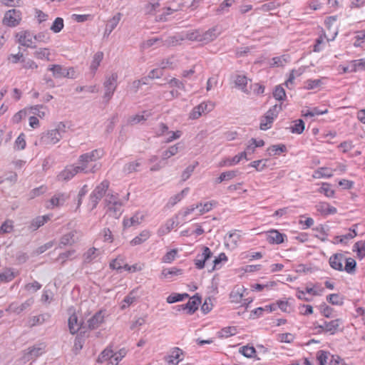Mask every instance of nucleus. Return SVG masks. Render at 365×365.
<instances>
[{
	"instance_id": "b1692460",
	"label": "nucleus",
	"mask_w": 365,
	"mask_h": 365,
	"mask_svg": "<svg viewBox=\"0 0 365 365\" xmlns=\"http://www.w3.org/2000/svg\"><path fill=\"white\" fill-rule=\"evenodd\" d=\"M68 323L70 333L72 334H76L81 329V323L78 322L75 313L69 317Z\"/></svg>"
},
{
	"instance_id": "49530a36",
	"label": "nucleus",
	"mask_w": 365,
	"mask_h": 365,
	"mask_svg": "<svg viewBox=\"0 0 365 365\" xmlns=\"http://www.w3.org/2000/svg\"><path fill=\"white\" fill-rule=\"evenodd\" d=\"M350 71L356 72L359 70H365V58L352 61L350 63Z\"/></svg>"
},
{
	"instance_id": "f704fd0d",
	"label": "nucleus",
	"mask_w": 365,
	"mask_h": 365,
	"mask_svg": "<svg viewBox=\"0 0 365 365\" xmlns=\"http://www.w3.org/2000/svg\"><path fill=\"white\" fill-rule=\"evenodd\" d=\"M16 276L13 269L6 268L3 272H0V283L11 282Z\"/></svg>"
},
{
	"instance_id": "13d9d810",
	"label": "nucleus",
	"mask_w": 365,
	"mask_h": 365,
	"mask_svg": "<svg viewBox=\"0 0 365 365\" xmlns=\"http://www.w3.org/2000/svg\"><path fill=\"white\" fill-rule=\"evenodd\" d=\"M333 175L331 170L327 168H320L315 171L314 177L316 178H330Z\"/></svg>"
},
{
	"instance_id": "2f4dec72",
	"label": "nucleus",
	"mask_w": 365,
	"mask_h": 365,
	"mask_svg": "<svg viewBox=\"0 0 365 365\" xmlns=\"http://www.w3.org/2000/svg\"><path fill=\"white\" fill-rule=\"evenodd\" d=\"M244 287L234 289L230 294V299L232 303H240L242 301Z\"/></svg>"
},
{
	"instance_id": "a211bd4d",
	"label": "nucleus",
	"mask_w": 365,
	"mask_h": 365,
	"mask_svg": "<svg viewBox=\"0 0 365 365\" xmlns=\"http://www.w3.org/2000/svg\"><path fill=\"white\" fill-rule=\"evenodd\" d=\"M316 210L322 215H329L336 214L337 210L336 207L330 205L328 202H320L316 205Z\"/></svg>"
},
{
	"instance_id": "69168bd1",
	"label": "nucleus",
	"mask_w": 365,
	"mask_h": 365,
	"mask_svg": "<svg viewBox=\"0 0 365 365\" xmlns=\"http://www.w3.org/2000/svg\"><path fill=\"white\" fill-rule=\"evenodd\" d=\"M268 150H269L270 152H272L273 153L272 155H279L282 153L286 152L287 148L283 144L273 145L268 148Z\"/></svg>"
},
{
	"instance_id": "09e8293b",
	"label": "nucleus",
	"mask_w": 365,
	"mask_h": 365,
	"mask_svg": "<svg viewBox=\"0 0 365 365\" xmlns=\"http://www.w3.org/2000/svg\"><path fill=\"white\" fill-rule=\"evenodd\" d=\"M49 217L48 215L38 216L36 217L31 222V227L35 230L43 225L48 220Z\"/></svg>"
},
{
	"instance_id": "58836bf2",
	"label": "nucleus",
	"mask_w": 365,
	"mask_h": 365,
	"mask_svg": "<svg viewBox=\"0 0 365 365\" xmlns=\"http://www.w3.org/2000/svg\"><path fill=\"white\" fill-rule=\"evenodd\" d=\"M150 116V113L148 111H143L142 114H137L135 115L131 116L128 122L132 125H135L143 121H145Z\"/></svg>"
},
{
	"instance_id": "393cba45",
	"label": "nucleus",
	"mask_w": 365,
	"mask_h": 365,
	"mask_svg": "<svg viewBox=\"0 0 365 365\" xmlns=\"http://www.w3.org/2000/svg\"><path fill=\"white\" fill-rule=\"evenodd\" d=\"M182 148L180 143H176L170 146L167 150H164L162 153V160H165L171 158L172 156L175 155Z\"/></svg>"
},
{
	"instance_id": "4d7b16f0",
	"label": "nucleus",
	"mask_w": 365,
	"mask_h": 365,
	"mask_svg": "<svg viewBox=\"0 0 365 365\" xmlns=\"http://www.w3.org/2000/svg\"><path fill=\"white\" fill-rule=\"evenodd\" d=\"M46 317L47 316H46L44 314H40V315L34 316V317H31L29 321V326L32 327L42 324L46 320Z\"/></svg>"
},
{
	"instance_id": "7ed1b4c3",
	"label": "nucleus",
	"mask_w": 365,
	"mask_h": 365,
	"mask_svg": "<svg viewBox=\"0 0 365 365\" xmlns=\"http://www.w3.org/2000/svg\"><path fill=\"white\" fill-rule=\"evenodd\" d=\"M282 109L281 105H274L271 107L261 119L259 128L267 130L271 128L274 120L277 117L279 111Z\"/></svg>"
},
{
	"instance_id": "bf43d9fd",
	"label": "nucleus",
	"mask_w": 365,
	"mask_h": 365,
	"mask_svg": "<svg viewBox=\"0 0 365 365\" xmlns=\"http://www.w3.org/2000/svg\"><path fill=\"white\" fill-rule=\"evenodd\" d=\"M198 165V162H195L193 165H190L187 166L185 170L182 172L181 178L182 181L187 180L192 173H193L195 168Z\"/></svg>"
},
{
	"instance_id": "20e7f679",
	"label": "nucleus",
	"mask_w": 365,
	"mask_h": 365,
	"mask_svg": "<svg viewBox=\"0 0 365 365\" xmlns=\"http://www.w3.org/2000/svg\"><path fill=\"white\" fill-rule=\"evenodd\" d=\"M45 349L46 345L44 343H40L35 344L33 346H30L23 351L21 360L24 361V362L29 361L31 360L34 361L45 352Z\"/></svg>"
},
{
	"instance_id": "c9c22d12",
	"label": "nucleus",
	"mask_w": 365,
	"mask_h": 365,
	"mask_svg": "<svg viewBox=\"0 0 365 365\" xmlns=\"http://www.w3.org/2000/svg\"><path fill=\"white\" fill-rule=\"evenodd\" d=\"M122 17L121 13H117L115 15L113 16L110 20H108L107 26V31H108V34H110L111 32L116 28L119 21H120Z\"/></svg>"
},
{
	"instance_id": "774afa93",
	"label": "nucleus",
	"mask_w": 365,
	"mask_h": 365,
	"mask_svg": "<svg viewBox=\"0 0 365 365\" xmlns=\"http://www.w3.org/2000/svg\"><path fill=\"white\" fill-rule=\"evenodd\" d=\"M63 28V20L62 18L58 17L53 21L52 26H51V30H52L54 33L60 32Z\"/></svg>"
},
{
	"instance_id": "dca6fc26",
	"label": "nucleus",
	"mask_w": 365,
	"mask_h": 365,
	"mask_svg": "<svg viewBox=\"0 0 365 365\" xmlns=\"http://www.w3.org/2000/svg\"><path fill=\"white\" fill-rule=\"evenodd\" d=\"M218 36L216 28H211L207 31H203L200 30V42L202 43H208L215 40Z\"/></svg>"
},
{
	"instance_id": "603ef678",
	"label": "nucleus",
	"mask_w": 365,
	"mask_h": 365,
	"mask_svg": "<svg viewBox=\"0 0 365 365\" xmlns=\"http://www.w3.org/2000/svg\"><path fill=\"white\" fill-rule=\"evenodd\" d=\"M329 303L333 305H342L344 299L339 294H331L327 297Z\"/></svg>"
},
{
	"instance_id": "5fc2aeb1",
	"label": "nucleus",
	"mask_w": 365,
	"mask_h": 365,
	"mask_svg": "<svg viewBox=\"0 0 365 365\" xmlns=\"http://www.w3.org/2000/svg\"><path fill=\"white\" fill-rule=\"evenodd\" d=\"M354 251H356L357 256L362 259L365 257V242L359 241L354 244Z\"/></svg>"
},
{
	"instance_id": "4c0bfd02",
	"label": "nucleus",
	"mask_w": 365,
	"mask_h": 365,
	"mask_svg": "<svg viewBox=\"0 0 365 365\" xmlns=\"http://www.w3.org/2000/svg\"><path fill=\"white\" fill-rule=\"evenodd\" d=\"M238 172L237 170H229L223 172L220 175L215 179V183H221L225 180H230L233 179L237 175Z\"/></svg>"
},
{
	"instance_id": "2eb2a0df",
	"label": "nucleus",
	"mask_w": 365,
	"mask_h": 365,
	"mask_svg": "<svg viewBox=\"0 0 365 365\" xmlns=\"http://www.w3.org/2000/svg\"><path fill=\"white\" fill-rule=\"evenodd\" d=\"M78 168L75 165H71L65 168L60 174L58 175L59 180H69L73 178L76 174L79 173Z\"/></svg>"
},
{
	"instance_id": "864d4df0",
	"label": "nucleus",
	"mask_w": 365,
	"mask_h": 365,
	"mask_svg": "<svg viewBox=\"0 0 365 365\" xmlns=\"http://www.w3.org/2000/svg\"><path fill=\"white\" fill-rule=\"evenodd\" d=\"M188 297L189 295L186 293L172 294L167 297L166 302L169 304H173L177 302L182 301L184 299L187 298Z\"/></svg>"
},
{
	"instance_id": "052dcab7",
	"label": "nucleus",
	"mask_w": 365,
	"mask_h": 365,
	"mask_svg": "<svg viewBox=\"0 0 365 365\" xmlns=\"http://www.w3.org/2000/svg\"><path fill=\"white\" fill-rule=\"evenodd\" d=\"M182 274V270L176 267H172L170 269H164L162 272V277L166 278L169 275H180Z\"/></svg>"
},
{
	"instance_id": "0e129e2a",
	"label": "nucleus",
	"mask_w": 365,
	"mask_h": 365,
	"mask_svg": "<svg viewBox=\"0 0 365 365\" xmlns=\"http://www.w3.org/2000/svg\"><path fill=\"white\" fill-rule=\"evenodd\" d=\"M240 352L247 358H252L255 355L256 351L253 346H249L247 345L241 347Z\"/></svg>"
},
{
	"instance_id": "423d86ee",
	"label": "nucleus",
	"mask_w": 365,
	"mask_h": 365,
	"mask_svg": "<svg viewBox=\"0 0 365 365\" xmlns=\"http://www.w3.org/2000/svg\"><path fill=\"white\" fill-rule=\"evenodd\" d=\"M201 304V297L195 295L191 297L189 301L185 304L177 305L173 307L177 311H187L188 314H192L197 309L198 306Z\"/></svg>"
},
{
	"instance_id": "cd10ccee",
	"label": "nucleus",
	"mask_w": 365,
	"mask_h": 365,
	"mask_svg": "<svg viewBox=\"0 0 365 365\" xmlns=\"http://www.w3.org/2000/svg\"><path fill=\"white\" fill-rule=\"evenodd\" d=\"M143 219V215L139 213H136L133 217L123 220V226L125 228L130 227L131 226L138 225L141 223Z\"/></svg>"
},
{
	"instance_id": "e2e57ef3",
	"label": "nucleus",
	"mask_w": 365,
	"mask_h": 365,
	"mask_svg": "<svg viewBox=\"0 0 365 365\" xmlns=\"http://www.w3.org/2000/svg\"><path fill=\"white\" fill-rule=\"evenodd\" d=\"M126 353L127 351L125 349H121L118 352L116 353L113 352L112 361H110V364H115L117 365L118 362L126 355Z\"/></svg>"
},
{
	"instance_id": "a18cd8bd",
	"label": "nucleus",
	"mask_w": 365,
	"mask_h": 365,
	"mask_svg": "<svg viewBox=\"0 0 365 365\" xmlns=\"http://www.w3.org/2000/svg\"><path fill=\"white\" fill-rule=\"evenodd\" d=\"M237 333V328L235 327H227L222 329L218 331V336L220 338H228L235 335Z\"/></svg>"
},
{
	"instance_id": "8fccbe9b",
	"label": "nucleus",
	"mask_w": 365,
	"mask_h": 365,
	"mask_svg": "<svg viewBox=\"0 0 365 365\" xmlns=\"http://www.w3.org/2000/svg\"><path fill=\"white\" fill-rule=\"evenodd\" d=\"M327 112V110H325L324 111H322L319 110L318 108L315 107L312 109H307V110H302V115L304 117H314L316 115H322L324 113H326Z\"/></svg>"
},
{
	"instance_id": "3c124183",
	"label": "nucleus",
	"mask_w": 365,
	"mask_h": 365,
	"mask_svg": "<svg viewBox=\"0 0 365 365\" xmlns=\"http://www.w3.org/2000/svg\"><path fill=\"white\" fill-rule=\"evenodd\" d=\"M113 350L108 348L104 349L98 356L97 361L98 363H103L107 360L112 361Z\"/></svg>"
},
{
	"instance_id": "6e6d98bb",
	"label": "nucleus",
	"mask_w": 365,
	"mask_h": 365,
	"mask_svg": "<svg viewBox=\"0 0 365 365\" xmlns=\"http://www.w3.org/2000/svg\"><path fill=\"white\" fill-rule=\"evenodd\" d=\"M102 198H101L98 196L95 195L92 192L89 195L88 202L87 204V206L88 209L92 211L95 208H96L97 205H98L99 202L101 200Z\"/></svg>"
},
{
	"instance_id": "7c9ffc66",
	"label": "nucleus",
	"mask_w": 365,
	"mask_h": 365,
	"mask_svg": "<svg viewBox=\"0 0 365 365\" xmlns=\"http://www.w3.org/2000/svg\"><path fill=\"white\" fill-rule=\"evenodd\" d=\"M341 324V320L340 319H336L327 322L326 324V332L330 334H336L339 331Z\"/></svg>"
},
{
	"instance_id": "680f3d73",
	"label": "nucleus",
	"mask_w": 365,
	"mask_h": 365,
	"mask_svg": "<svg viewBox=\"0 0 365 365\" xmlns=\"http://www.w3.org/2000/svg\"><path fill=\"white\" fill-rule=\"evenodd\" d=\"M26 143L25 135L21 133L15 140L14 148L16 150H24L26 148Z\"/></svg>"
},
{
	"instance_id": "5701e85b",
	"label": "nucleus",
	"mask_w": 365,
	"mask_h": 365,
	"mask_svg": "<svg viewBox=\"0 0 365 365\" xmlns=\"http://www.w3.org/2000/svg\"><path fill=\"white\" fill-rule=\"evenodd\" d=\"M240 235L237 232V230H233L230 232L228 237H225V245L234 249L237 247L238 242L240 240Z\"/></svg>"
},
{
	"instance_id": "f03ea898",
	"label": "nucleus",
	"mask_w": 365,
	"mask_h": 365,
	"mask_svg": "<svg viewBox=\"0 0 365 365\" xmlns=\"http://www.w3.org/2000/svg\"><path fill=\"white\" fill-rule=\"evenodd\" d=\"M66 132V125L60 122L53 129L43 133L39 140L40 144L44 146H49L56 144L63 138Z\"/></svg>"
},
{
	"instance_id": "9d476101",
	"label": "nucleus",
	"mask_w": 365,
	"mask_h": 365,
	"mask_svg": "<svg viewBox=\"0 0 365 365\" xmlns=\"http://www.w3.org/2000/svg\"><path fill=\"white\" fill-rule=\"evenodd\" d=\"M212 257V252L207 247H202V254H198L194 259V263L197 269H202L205 267V262Z\"/></svg>"
},
{
	"instance_id": "ddd939ff",
	"label": "nucleus",
	"mask_w": 365,
	"mask_h": 365,
	"mask_svg": "<svg viewBox=\"0 0 365 365\" xmlns=\"http://www.w3.org/2000/svg\"><path fill=\"white\" fill-rule=\"evenodd\" d=\"M124 206V202L122 200L116 201L113 202H110V205L108 206H106L107 207V213H108L110 215H111L115 219H118L123 212V207Z\"/></svg>"
},
{
	"instance_id": "37998d69",
	"label": "nucleus",
	"mask_w": 365,
	"mask_h": 365,
	"mask_svg": "<svg viewBox=\"0 0 365 365\" xmlns=\"http://www.w3.org/2000/svg\"><path fill=\"white\" fill-rule=\"evenodd\" d=\"M289 60V56L288 55H282L280 56H276L272 58V66H284Z\"/></svg>"
},
{
	"instance_id": "6e6552de",
	"label": "nucleus",
	"mask_w": 365,
	"mask_h": 365,
	"mask_svg": "<svg viewBox=\"0 0 365 365\" xmlns=\"http://www.w3.org/2000/svg\"><path fill=\"white\" fill-rule=\"evenodd\" d=\"M16 41L27 48H36L34 42V34L29 31H21L16 34Z\"/></svg>"
},
{
	"instance_id": "a19ab883",
	"label": "nucleus",
	"mask_w": 365,
	"mask_h": 365,
	"mask_svg": "<svg viewBox=\"0 0 365 365\" xmlns=\"http://www.w3.org/2000/svg\"><path fill=\"white\" fill-rule=\"evenodd\" d=\"M137 300V296L135 290H132L122 302L121 309H124L133 304Z\"/></svg>"
},
{
	"instance_id": "de8ad7c7",
	"label": "nucleus",
	"mask_w": 365,
	"mask_h": 365,
	"mask_svg": "<svg viewBox=\"0 0 365 365\" xmlns=\"http://www.w3.org/2000/svg\"><path fill=\"white\" fill-rule=\"evenodd\" d=\"M103 58V53L101 51H98L93 56V61L91 64V69L95 72L98 66H100L101 62L102 61Z\"/></svg>"
},
{
	"instance_id": "f3484780",
	"label": "nucleus",
	"mask_w": 365,
	"mask_h": 365,
	"mask_svg": "<svg viewBox=\"0 0 365 365\" xmlns=\"http://www.w3.org/2000/svg\"><path fill=\"white\" fill-rule=\"evenodd\" d=\"M267 240L270 244H281L284 242L286 235L280 233L276 230H272L267 232Z\"/></svg>"
},
{
	"instance_id": "e433bc0d",
	"label": "nucleus",
	"mask_w": 365,
	"mask_h": 365,
	"mask_svg": "<svg viewBox=\"0 0 365 365\" xmlns=\"http://www.w3.org/2000/svg\"><path fill=\"white\" fill-rule=\"evenodd\" d=\"M345 266L344 267V271L350 274H354L356 270V262L354 259L351 257H346L344 261Z\"/></svg>"
},
{
	"instance_id": "f257e3e1",
	"label": "nucleus",
	"mask_w": 365,
	"mask_h": 365,
	"mask_svg": "<svg viewBox=\"0 0 365 365\" xmlns=\"http://www.w3.org/2000/svg\"><path fill=\"white\" fill-rule=\"evenodd\" d=\"M104 155L102 149H95L91 152L81 155L78 159L77 168L80 173L85 174L95 173L101 168V164L97 162Z\"/></svg>"
},
{
	"instance_id": "bb28decb",
	"label": "nucleus",
	"mask_w": 365,
	"mask_h": 365,
	"mask_svg": "<svg viewBox=\"0 0 365 365\" xmlns=\"http://www.w3.org/2000/svg\"><path fill=\"white\" fill-rule=\"evenodd\" d=\"M150 237V232L148 230H143L138 236L134 237L130 242V245L136 246L143 244Z\"/></svg>"
},
{
	"instance_id": "0eeeda50",
	"label": "nucleus",
	"mask_w": 365,
	"mask_h": 365,
	"mask_svg": "<svg viewBox=\"0 0 365 365\" xmlns=\"http://www.w3.org/2000/svg\"><path fill=\"white\" fill-rule=\"evenodd\" d=\"M21 20V11L16 9H11L6 12L3 22L8 26L14 27L19 24Z\"/></svg>"
},
{
	"instance_id": "4468645a",
	"label": "nucleus",
	"mask_w": 365,
	"mask_h": 365,
	"mask_svg": "<svg viewBox=\"0 0 365 365\" xmlns=\"http://www.w3.org/2000/svg\"><path fill=\"white\" fill-rule=\"evenodd\" d=\"M68 198L69 195L68 194L58 192L51 198L46 207L48 209H53L56 207L62 206Z\"/></svg>"
},
{
	"instance_id": "6ab92c4d",
	"label": "nucleus",
	"mask_w": 365,
	"mask_h": 365,
	"mask_svg": "<svg viewBox=\"0 0 365 365\" xmlns=\"http://www.w3.org/2000/svg\"><path fill=\"white\" fill-rule=\"evenodd\" d=\"M104 320V315L101 310L97 312L88 320V327L90 329H95L100 327Z\"/></svg>"
},
{
	"instance_id": "412c9836",
	"label": "nucleus",
	"mask_w": 365,
	"mask_h": 365,
	"mask_svg": "<svg viewBox=\"0 0 365 365\" xmlns=\"http://www.w3.org/2000/svg\"><path fill=\"white\" fill-rule=\"evenodd\" d=\"M110 182L108 180H104L99 185H98L91 192L95 195L103 198L106 195V192L108 190Z\"/></svg>"
},
{
	"instance_id": "aec40b11",
	"label": "nucleus",
	"mask_w": 365,
	"mask_h": 365,
	"mask_svg": "<svg viewBox=\"0 0 365 365\" xmlns=\"http://www.w3.org/2000/svg\"><path fill=\"white\" fill-rule=\"evenodd\" d=\"M76 231H71L67 234L63 235L58 243V247L63 248L65 246H71L73 245L76 242Z\"/></svg>"
},
{
	"instance_id": "9b49d317",
	"label": "nucleus",
	"mask_w": 365,
	"mask_h": 365,
	"mask_svg": "<svg viewBox=\"0 0 365 365\" xmlns=\"http://www.w3.org/2000/svg\"><path fill=\"white\" fill-rule=\"evenodd\" d=\"M212 108L213 105L212 103L202 102L192 108L190 113L189 118L193 120L197 119L202 115V113H208L212 110Z\"/></svg>"
},
{
	"instance_id": "c03bdc74",
	"label": "nucleus",
	"mask_w": 365,
	"mask_h": 365,
	"mask_svg": "<svg viewBox=\"0 0 365 365\" xmlns=\"http://www.w3.org/2000/svg\"><path fill=\"white\" fill-rule=\"evenodd\" d=\"M98 255V250L95 247H91L88 249L84 254H83V262L84 263H90L94 259L97 257Z\"/></svg>"
},
{
	"instance_id": "72a5a7b5",
	"label": "nucleus",
	"mask_w": 365,
	"mask_h": 365,
	"mask_svg": "<svg viewBox=\"0 0 365 365\" xmlns=\"http://www.w3.org/2000/svg\"><path fill=\"white\" fill-rule=\"evenodd\" d=\"M141 165L140 160H137L135 161L129 162L126 163L123 168V173L126 174H130L134 172L138 171V168Z\"/></svg>"
},
{
	"instance_id": "a878e982",
	"label": "nucleus",
	"mask_w": 365,
	"mask_h": 365,
	"mask_svg": "<svg viewBox=\"0 0 365 365\" xmlns=\"http://www.w3.org/2000/svg\"><path fill=\"white\" fill-rule=\"evenodd\" d=\"M66 68L60 64H53L48 67V70L52 72L56 78H65Z\"/></svg>"
},
{
	"instance_id": "473e14b6",
	"label": "nucleus",
	"mask_w": 365,
	"mask_h": 365,
	"mask_svg": "<svg viewBox=\"0 0 365 365\" xmlns=\"http://www.w3.org/2000/svg\"><path fill=\"white\" fill-rule=\"evenodd\" d=\"M235 86L240 88L242 92L248 93L249 91L247 88V78L245 76L238 75L235 80Z\"/></svg>"
},
{
	"instance_id": "39448f33",
	"label": "nucleus",
	"mask_w": 365,
	"mask_h": 365,
	"mask_svg": "<svg viewBox=\"0 0 365 365\" xmlns=\"http://www.w3.org/2000/svg\"><path fill=\"white\" fill-rule=\"evenodd\" d=\"M118 74L113 73L110 76H106V80L103 83V87L105 93L103 98L106 99V102H108L112 98L118 86Z\"/></svg>"
},
{
	"instance_id": "4be33fe9",
	"label": "nucleus",
	"mask_w": 365,
	"mask_h": 365,
	"mask_svg": "<svg viewBox=\"0 0 365 365\" xmlns=\"http://www.w3.org/2000/svg\"><path fill=\"white\" fill-rule=\"evenodd\" d=\"M182 354V351L178 347H175L173 349L170 355L168 356L166 361L169 364L178 365V363L182 360V359L180 358Z\"/></svg>"
},
{
	"instance_id": "c756f323",
	"label": "nucleus",
	"mask_w": 365,
	"mask_h": 365,
	"mask_svg": "<svg viewBox=\"0 0 365 365\" xmlns=\"http://www.w3.org/2000/svg\"><path fill=\"white\" fill-rule=\"evenodd\" d=\"M245 159V153H240L232 158H227L220 163V166H232L240 162L241 160Z\"/></svg>"
},
{
	"instance_id": "f8f14e48",
	"label": "nucleus",
	"mask_w": 365,
	"mask_h": 365,
	"mask_svg": "<svg viewBox=\"0 0 365 365\" xmlns=\"http://www.w3.org/2000/svg\"><path fill=\"white\" fill-rule=\"evenodd\" d=\"M346 260V257L344 254L336 253L332 255L329 259L330 267L337 271H344L343 263Z\"/></svg>"
},
{
	"instance_id": "1a4fd4ad",
	"label": "nucleus",
	"mask_w": 365,
	"mask_h": 365,
	"mask_svg": "<svg viewBox=\"0 0 365 365\" xmlns=\"http://www.w3.org/2000/svg\"><path fill=\"white\" fill-rule=\"evenodd\" d=\"M34 300L33 298H29L21 304H19L18 302H12L6 309V312L19 314L26 309H29L34 304Z\"/></svg>"
},
{
	"instance_id": "338daca9",
	"label": "nucleus",
	"mask_w": 365,
	"mask_h": 365,
	"mask_svg": "<svg viewBox=\"0 0 365 365\" xmlns=\"http://www.w3.org/2000/svg\"><path fill=\"white\" fill-rule=\"evenodd\" d=\"M273 96L277 101H283L286 97L284 89L281 86H276L273 92Z\"/></svg>"
},
{
	"instance_id": "ea45409f",
	"label": "nucleus",
	"mask_w": 365,
	"mask_h": 365,
	"mask_svg": "<svg viewBox=\"0 0 365 365\" xmlns=\"http://www.w3.org/2000/svg\"><path fill=\"white\" fill-rule=\"evenodd\" d=\"M190 189L189 187L184 188L180 192L172 196L169 201H168V205L170 206H174L176 205L178 202H180L185 195H187Z\"/></svg>"
},
{
	"instance_id": "c85d7f7f",
	"label": "nucleus",
	"mask_w": 365,
	"mask_h": 365,
	"mask_svg": "<svg viewBox=\"0 0 365 365\" xmlns=\"http://www.w3.org/2000/svg\"><path fill=\"white\" fill-rule=\"evenodd\" d=\"M34 58L39 60H45L47 61H51L50 56L51 52L50 49L48 48H37L33 53Z\"/></svg>"
},
{
	"instance_id": "79ce46f5",
	"label": "nucleus",
	"mask_w": 365,
	"mask_h": 365,
	"mask_svg": "<svg viewBox=\"0 0 365 365\" xmlns=\"http://www.w3.org/2000/svg\"><path fill=\"white\" fill-rule=\"evenodd\" d=\"M200 29H196L193 31H187L180 39L181 41L183 40H190V41H199L200 40Z\"/></svg>"
}]
</instances>
